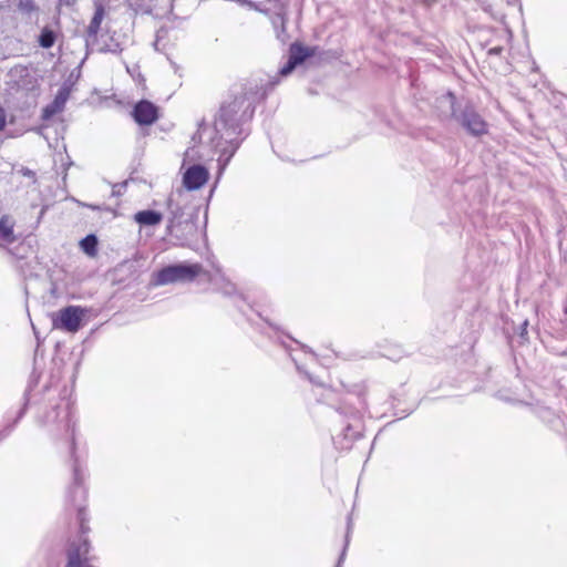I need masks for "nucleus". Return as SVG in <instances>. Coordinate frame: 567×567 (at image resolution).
Returning a JSON list of instances; mask_svg holds the SVG:
<instances>
[{
  "label": "nucleus",
  "instance_id": "obj_1",
  "mask_svg": "<svg viewBox=\"0 0 567 567\" xmlns=\"http://www.w3.org/2000/svg\"><path fill=\"white\" fill-rule=\"evenodd\" d=\"M38 423L51 435H62L70 441L72 483L66 492V502L78 512L81 535L78 540L71 542L68 547V563L65 567H94L90 563V544L85 536L90 530L87 525L89 517L85 511L87 494L85 487L86 473L85 466L75 451V421L72 402L66 400L64 395L59 404H55L51 410L45 411L43 415L38 417Z\"/></svg>",
  "mask_w": 567,
  "mask_h": 567
},
{
  "label": "nucleus",
  "instance_id": "obj_2",
  "mask_svg": "<svg viewBox=\"0 0 567 567\" xmlns=\"http://www.w3.org/2000/svg\"><path fill=\"white\" fill-rule=\"evenodd\" d=\"M258 85H243L233 89L230 94L220 103L214 115L213 127L205 121L198 123L193 134V143L199 144L203 134L210 131L209 144L219 153L218 165L220 172L228 165L241 143L250 134L249 124L254 117L257 103L264 97Z\"/></svg>",
  "mask_w": 567,
  "mask_h": 567
},
{
  "label": "nucleus",
  "instance_id": "obj_16",
  "mask_svg": "<svg viewBox=\"0 0 567 567\" xmlns=\"http://www.w3.org/2000/svg\"><path fill=\"white\" fill-rule=\"evenodd\" d=\"M167 208L169 210L171 217L167 224V230L169 233L181 224V219L184 216V209L182 205L174 198L169 197L167 200Z\"/></svg>",
  "mask_w": 567,
  "mask_h": 567
},
{
  "label": "nucleus",
  "instance_id": "obj_3",
  "mask_svg": "<svg viewBox=\"0 0 567 567\" xmlns=\"http://www.w3.org/2000/svg\"><path fill=\"white\" fill-rule=\"evenodd\" d=\"M343 393L337 400L336 392L331 388L323 391L322 400L334 408L336 412L344 422L341 433L334 439V443L340 449H350L351 444L361 437L363 425L362 415L367 410L365 385L353 384L351 386L343 385Z\"/></svg>",
  "mask_w": 567,
  "mask_h": 567
},
{
  "label": "nucleus",
  "instance_id": "obj_26",
  "mask_svg": "<svg viewBox=\"0 0 567 567\" xmlns=\"http://www.w3.org/2000/svg\"><path fill=\"white\" fill-rule=\"evenodd\" d=\"M127 182L114 184L112 187L113 196H122L126 189Z\"/></svg>",
  "mask_w": 567,
  "mask_h": 567
},
{
  "label": "nucleus",
  "instance_id": "obj_15",
  "mask_svg": "<svg viewBox=\"0 0 567 567\" xmlns=\"http://www.w3.org/2000/svg\"><path fill=\"white\" fill-rule=\"evenodd\" d=\"M93 41L96 42V51L101 53L118 54L123 50L121 43L116 41L113 35L102 34L100 39L96 38V40Z\"/></svg>",
  "mask_w": 567,
  "mask_h": 567
},
{
  "label": "nucleus",
  "instance_id": "obj_8",
  "mask_svg": "<svg viewBox=\"0 0 567 567\" xmlns=\"http://www.w3.org/2000/svg\"><path fill=\"white\" fill-rule=\"evenodd\" d=\"M132 116L138 125L148 126L157 121L158 107L148 100H141L134 105Z\"/></svg>",
  "mask_w": 567,
  "mask_h": 567
},
{
  "label": "nucleus",
  "instance_id": "obj_24",
  "mask_svg": "<svg viewBox=\"0 0 567 567\" xmlns=\"http://www.w3.org/2000/svg\"><path fill=\"white\" fill-rule=\"evenodd\" d=\"M173 4V0H150V3L146 6L147 11H152L157 7L162 8H171Z\"/></svg>",
  "mask_w": 567,
  "mask_h": 567
},
{
  "label": "nucleus",
  "instance_id": "obj_25",
  "mask_svg": "<svg viewBox=\"0 0 567 567\" xmlns=\"http://www.w3.org/2000/svg\"><path fill=\"white\" fill-rule=\"evenodd\" d=\"M219 291L224 296H234L237 292V288H236L235 284H233L230 281H224L223 285L219 287Z\"/></svg>",
  "mask_w": 567,
  "mask_h": 567
},
{
  "label": "nucleus",
  "instance_id": "obj_27",
  "mask_svg": "<svg viewBox=\"0 0 567 567\" xmlns=\"http://www.w3.org/2000/svg\"><path fill=\"white\" fill-rule=\"evenodd\" d=\"M20 173L25 176V177H29V178H34L35 177V174L33 171H31L30 168L28 167H22L20 169Z\"/></svg>",
  "mask_w": 567,
  "mask_h": 567
},
{
  "label": "nucleus",
  "instance_id": "obj_7",
  "mask_svg": "<svg viewBox=\"0 0 567 567\" xmlns=\"http://www.w3.org/2000/svg\"><path fill=\"white\" fill-rule=\"evenodd\" d=\"M313 55V51L300 43H292L289 48V55L287 62L279 69L278 75L269 81V86L272 89L279 83L278 76H288L292 71L307 59Z\"/></svg>",
  "mask_w": 567,
  "mask_h": 567
},
{
  "label": "nucleus",
  "instance_id": "obj_5",
  "mask_svg": "<svg viewBox=\"0 0 567 567\" xmlns=\"http://www.w3.org/2000/svg\"><path fill=\"white\" fill-rule=\"evenodd\" d=\"M203 271L200 264L178 262L163 267L154 274V284L164 286L176 282H192Z\"/></svg>",
  "mask_w": 567,
  "mask_h": 567
},
{
  "label": "nucleus",
  "instance_id": "obj_23",
  "mask_svg": "<svg viewBox=\"0 0 567 567\" xmlns=\"http://www.w3.org/2000/svg\"><path fill=\"white\" fill-rule=\"evenodd\" d=\"M290 357H291L292 361L296 363V368L300 374H303L309 380V382H311L312 384H316L319 386L322 385V383L320 381H318L313 375H311L308 371L303 370V368L297 362L296 358L292 357V354Z\"/></svg>",
  "mask_w": 567,
  "mask_h": 567
},
{
  "label": "nucleus",
  "instance_id": "obj_30",
  "mask_svg": "<svg viewBox=\"0 0 567 567\" xmlns=\"http://www.w3.org/2000/svg\"><path fill=\"white\" fill-rule=\"evenodd\" d=\"M527 326H528V321L525 320L523 323H522V327H520V337L524 338L526 334H527Z\"/></svg>",
  "mask_w": 567,
  "mask_h": 567
},
{
  "label": "nucleus",
  "instance_id": "obj_31",
  "mask_svg": "<svg viewBox=\"0 0 567 567\" xmlns=\"http://www.w3.org/2000/svg\"><path fill=\"white\" fill-rule=\"evenodd\" d=\"M237 1L240 2V3L248 4L250 7H254V3L251 1H248V0H237Z\"/></svg>",
  "mask_w": 567,
  "mask_h": 567
},
{
  "label": "nucleus",
  "instance_id": "obj_9",
  "mask_svg": "<svg viewBox=\"0 0 567 567\" xmlns=\"http://www.w3.org/2000/svg\"><path fill=\"white\" fill-rule=\"evenodd\" d=\"M23 400H24V402H23L22 406L19 408L16 412L9 410L4 414V425L0 430V442L4 441L13 432L16 425L24 416L29 401H30L29 390H27L24 392Z\"/></svg>",
  "mask_w": 567,
  "mask_h": 567
},
{
  "label": "nucleus",
  "instance_id": "obj_28",
  "mask_svg": "<svg viewBox=\"0 0 567 567\" xmlns=\"http://www.w3.org/2000/svg\"><path fill=\"white\" fill-rule=\"evenodd\" d=\"M6 126V113L4 110L0 106V130Z\"/></svg>",
  "mask_w": 567,
  "mask_h": 567
},
{
  "label": "nucleus",
  "instance_id": "obj_13",
  "mask_svg": "<svg viewBox=\"0 0 567 567\" xmlns=\"http://www.w3.org/2000/svg\"><path fill=\"white\" fill-rule=\"evenodd\" d=\"M269 326V328L274 331V334L267 333V331H264V334H267L270 339H274L276 342L280 343L287 352L291 355L292 348L290 344H288L284 337H286L288 340H290L292 343L297 344L299 348H301L305 352L310 353L313 355V352L306 346L290 337L289 334H285L280 331V329L275 326L274 323L266 321Z\"/></svg>",
  "mask_w": 567,
  "mask_h": 567
},
{
  "label": "nucleus",
  "instance_id": "obj_6",
  "mask_svg": "<svg viewBox=\"0 0 567 567\" xmlns=\"http://www.w3.org/2000/svg\"><path fill=\"white\" fill-rule=\"evenodd\" d=\"M85 312L86 310L80 306L64 307L52 318L53 328L76 332L82 327Z\"/></svg>",
  "mask_w": 567,
  "mask_h": 567
},
{
  "label": "nucleus",
  "instance_id": "obj_14",
  "mask_svg": "<svg viewBox=\"0 0 567 567\" xmlns=\"http://www.w3.org/2000/svg\"><path fill=\"white\" fill-rule=\"evenodd\" d=\"M69 92L62 89L58 92L54 100L42 110V120H49L56 113H60L65 105Z\"/></svg>",
  "mask_w": 567,
  "mask_h": 567
},
{
  "label": "nucleus",
  "instance_id": "obj_19",
  "mask_svg": "<svg viewBox=\"0 0 567 567\" xmlns=\"http://www.w3.org/2000/svg\"><path fill=\"white\" fill-rule=\"evenodd\" d=\"M97 237L94 234H90L80 241V247L86 255L93 257L97 252Z\"/></svg>",
  "mask_w": 567,
  "mask_h": 567
},
{
  "label": "nucleus",
  "instance_id": "obj_12",
  "mask_svg": "<svg viewBox=\"0 0 567 567\" xmlns=\"http://www.w3.org/2000/svg\"><path fill=\"white\" fill-rule=\"evenodd\" d=\"M16 221L9 215H2L0 218V248H8L18 240L14 233Z\"/></svg>",
  "mask_w": 567,
  "mask_h": 567
},
{
  "label": "nucleus",
  "instance_id": "obj_11",
  "mask_svg": "<svg viewBox=\"0 0 567 567\" xmlns=\"http://www.w3.org/2000/svg\"><path fill=\"white\" fill-rule=\"evenodd\" d=\"M9 83L18 89H30L33 78L28 66L17 64L8 72Z\"/></svg>",
  "mask_w": 567,
  "mask_h": 567
},
{
  "label": "nucleus",
  "instance_id": "obj_29",
  "mask_svg": "<svg viewBox=\"0 0 567 567\" xmlns=\"http://www.w3.org/2000/svg\"><path fill=\"white\" fill-rule=\"evenodd\" d=\"M503 52L502 47H495L488 50V54L491 55H499Z\"/></svg>",
  "mask_w": 567,
  "mask_h": 567
},
{
  "label": "nucleus",
  "instance_id": "obj_32",
  "mask_svg": "<svg viewBox=\"0 0 567 567\" xmlns=\"http://www.w3.org/2000/svg\"><path fill=\"white\" fill-rule=\"evenodd\" d=\"M426 4H431L434 0H424Z\"/></svg>",
  "mask_w": 567,
  "mask_h": 567
},
{
  "label": "nucleus",
  "instance_id": "obj_22",
  "mask_svg": "<svg viewBox=\"0 0 567 567\" xmlns=\"http://www.w3.org/2000/svg\"><path fill=\"white\" fill-rule=\"evenodd\" d=\"M350 529H351V519L349 518L348 519V528H347V535H346V542H344V546H343V549L339 556V559L337 561V565L336 567H341L343 561H344V558H346V553H347V548H348V545H349V534H350Z\"/></svg>",
  "mask_w": 567,
  "mask_h": 567
},
{
  "label": "nucleus",
  "instance_id": "obj_21",
  "mask_svg": "<svg viewBox=\"0 0 567 567\" xmlns=\"http://www.w3.org/2000/svg\"><path fill=\"white\" fill-rule=\"evenodd\" d=\"M17 8L20 13L31 18L33 13L38 12V7L35 6L33 0H18Z\"/></svg>",
  "mask_w": 567,
  "mask_h": 567
},
{
  "label": "nucleus",
  "instance_id": "obj_18",
  "mask_svg": "<svg viewBox=\"0 0 567 567\" xmlns=\"http://www.w3.org/2000/svg\"><path fill=\"white\" fill-rule=\"evenodd\" d=\"M103 17H104V10L102 7H97L95 12H94V16L87 27V37H86V45L90 47L92 45V40H96V37H97V32L100 30V27H101V23H102V20H103Z\"/></svg>",
  "mask_w": 567,
  "mask_h": 567
},
{
  "label": "nucleus",
  "instance_id": "obj_10",
  "mask_svg": "<svg viewBox=\"0 0 567 567\" xmlns=\"http://www.w3.org/2000/svg\"><path fill=\"white\" fill-rule=\"evenodd\" d=\"M208 169L200 164H195L184 173L183 184L188 190H195L200 188L208 181Z\"/></svg>",
  "mask_w": 567,
  "mask_h": 567
},
{
  "label": "nucleus",
  "instance_id": "obj_17",
  "mask_svg": "<svg viewBox=\"0 0 567 567\" xmlns=\"http://www.w3.org/2000/svg\"><path fill=\"white\" fill-rule=\"evenodd\" d=\"M162 219L163 215L153 209L140 210L134 215V220L141 226H156Z\"/></svg>",
  "mask_w": 567,
  "mask_h": 567
},
{
  "label": "nucleus",
  "instance_id": "obj_4",
  "mask_svg": "<svg viewBox=\"0 0 567 567\" xmlns=\"http://www.w3.org/2000/svg\"><path fill=\"white\" fill-rule=\"evenodd\" d=\"M441 104H446L451 111V118L455 121L467 134L481 137L488 132V124L468 100H457L455 94L446 92L440 97Z\"/></svg>",
  "mask_w": 567,
  "mask_h": 567
},
{
  "label": "nucleus",
  "instance_id": "obj_20",
  "mask_svg": "<svg viewBox=\"0 0 567 567\" xmlns=\"http://www.w3.org/2000/svg\"><path fill=\"white\" fill-rule=\"evenodd\" d=\"M55 40H56V34L52 29L45 27L41 30V33L39 35V44L41 48H43V49L52 48L55 43Z\"/></svg>",
  "mask_w": 567,
  "mask_h": 567
}]
</instances>
